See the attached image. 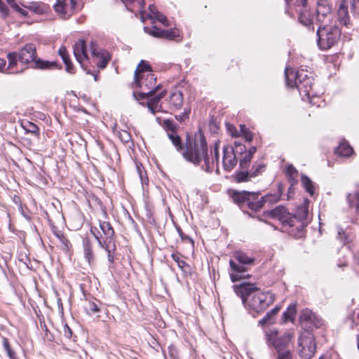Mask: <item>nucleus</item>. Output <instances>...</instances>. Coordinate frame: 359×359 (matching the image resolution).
<instances>
[{"mask_svg":"<svg viewBox=\"0 0 359 359\" xmlns=\"http://www.w3.org/2000/svg\"><path fill=\"white\" fill-rule=\"evenodd\" d=\"M163 126V128L167 131L168 135V132L177 133L176 129H177V126H176V124L174 123L173 121L169 120V119L164 120Z\"/></svg>","mask_w":359,"mask_h":359,"instance_id":"nucleus-44","label":"nucleus"},{"mask_svg":"<svg viewBox=\"0 0 359 359\" xmlns=\"http://www.w3.org/2000/svg\"><path fill=\"white\" fill-rule=\"evenodd\" d=\"M313 78L311 76V73L303 69L297 71L295 74L293 73V76H290V79L293 81V83H302L304 82L307 79Z\"/></svg>","mask_w":359,"mask_h":359,"instance_id":"nucleus-28","label":"nucleus"},{"mask_svg":"<svg viewBox=\"0 0 359 359\" xmlns=\"http://www.w3.org/2000/svg\"><path fill=\"white\" fill-rule=\"evenodd\" d=\"M177 231L182 241H189L190 242H193L192 239L189 238L188 236L185 235L180 227L177 228Z\"/></svg>","mask_w":359,"mask_h":359,"instance_id":"nucleus-61","label":"nucleus"},{"mask_svg":"<svg viewBox=\"0 0 359 359\" xmlns=\"http://www.w3.org/2000/svg\"><path fill=\"white\" fill-rule=\"evenodd\" d=\"M208 144L205 136L201 132L194 135V138L188 137L185 144V149L182 152V156L189 162L198 165L203 161L204 165L202 169L206 172L212 171L214 162H219V142H216L214 147V156L211 158L208 156Z\"/></svg>","mask_w":359,"mask_h":359,"instance_id":"nucleus-1","label":"nucleus"},{"mask_svg":"<svg viewBox=\"0 0 359 359\" xmlns=\"http://www.w3.org/2000/svg\"><path fill=\"white\" fill-rule=\"evenodd\" d=\"M277 353H278L277 359H292V354L289 349Z\"/></svg>","mask_w":359,"mask_h":359,"instance_id":"nucleus-55","label":"nucleus"},{"mask_svg":"<svg viewBox=\"0 0 359 359\" xmlns=\"http://www.w3.org/2000/svg\"><path fill=\"white\" fill-rule=\"evenodd\" d=\"M155 18L158 21H159L161 23H162L164 26H169L168 20L164 15L161 13L160 12H156V15L152 18Z\"/></svg>","mask_w":359,"mask_h":359,"instance_id":"nucleus-52","label":"nucleus"},{"mask_svg":"<svg viewBox=\"0 0 359 359\" xmlns=\"http://www.w3.org/2000/svg\"><path fill=\"white\" fill-rule=\"evenodd\" d=\"M265 337L268 346L280 352L289 349L292 334L289 332L280 334L277 330L273 329L266 331Z\"/></svg>","mask_w":359,"mask_h":359,"instance_id":"nucleus-7","label":"nucleus"},{"mask_svg":"<svg viewBox=\"0 0 359 359\" xmlns=\"http://www.w3.org/2000/svg\"><path fill=\"white\" fill-rule=\"evenodd\" d=\"M165 90L162 91L158 95L151 97L147 102L148 109L153 114L158 111V102L165 95Z\"/></svg>","mask_w":359,"mask_h":359,"instance_id":"nucleus-23","label":"nucleus"},{"mask_svg":"<svg viewBox=\"0 0 359 359\" xmlns=\"http://www.w3.org/2000/svg\"><path fill=\"white\" fill-rule=\"evenodd\" d=\"M170 108L172 110H179L183 104V95L181 91H175L170 96Z\"/></svg>","mask_w":359,"mask_h":359,"instance_id":"nucleus-21","label":"nucleus"},{"mask_svg":"<svg viewBox=\"0 0 359 359\" xmlns=\"http://www.w3.org/2000/svg\"><path fill=\"white\" fill-rule=\"evenodd\" d=\"M309 203L308 199H304L302 204L297 208L294 216H290L283 221V226L295 227L298 231L302 232L308 224Z\"/></svg>","mask_w":359,"mask_h":359,"instance_id":"nucleus-6","label":"nucleus"},{"mask_svg":"<svg viewBox=\"0 0 359 359\" xmlns=\"http://www.w3.org/2000/svg\"><path fill=\"white\" fill-rule=\"evenodd\" d=\"M191 110L190 109H185L184 112L181 113L179 115L175 116V118L180 123L184 122L186 119H188L189 117Z\"/></svg>","mask_w":359,"mask_h":359,"instance_id":"nucleus-51","label":"nucleus"},{"mask_svg":"<svg viewBox=\"0 0 359 359\" xmlns=\"http://www.w3.org/2000/svg\"><path fill=\"white\" fill-rule=\"evenodd\" d=\"M273 319V316L270 315L269 312H267L266 314L264 316V318L259 321V323L262 325L266 323H271Z\"/></svg>","mask_w":359,"mask_h":359,"instance_id":"nucleus-60","label":"nucleus"},{"mask_svg":"<svg viewBox=\"0 0 359 359\" xmlns=\"http://www.w3.org/2000/svg\"><path fill=\"white\" fill-rule=\"evenodd\" d=\"M302 183L306 191L311 195L314 194V185L313 182L306 175L302 176Z\"/></svg>","mask_w":359,"mask_h":359,"instance_id":"nucleus-37","label":"nucleus"},{"mask_svg":"<svg viewBox=\"0 0 359 359\" xmlns=\"http://www.w3.org/2000/svg\"><path fill=\"white\" fill-rule=\"evenodd\" d=\"M265 165L262 163L255 162L252 165V170L250 171L251 177H255L258 176L264 170Z\"/></svg>","mask_w":359,"mask_h":359,"instance_id":"nucleus-42","label":"nucleus"},{"mask_svg":"<svg viewBox=\"0 0 359 359\" xmlns=\"http://www.w3.org/2000/svg\"><path fill=\"white\" fill-rule=\"evenodd\" d=\"M74 54L76 60L82 67L83 62L89 60L87 53V46L84 40L81 39L75 43L74 46Z\"/></svg>","mask_w":359,"mask_h":359,"instance_id":"nucleus-18","label":"nucleus"},{"mask_svg":"<svg viewBox=\"0 0 359 359\" xmlns=\"http://www.w3.org/2000/svg\"><path fill=\"white\" fill-rule=\"evenodd\" d=\"M286 173L292 184L297 183L296 178L298 175V172L297 169L294 167H293V165H290L287 167Z\"/></svg>","mask_w":359,"mask_h":359,"instance_id":"nucleus-41","label":"nucleus"},{"mask_svg":"<svg viewBox=\"0 0 359 359\" xmlns=\"http://www.w3.org/2000/svg\"><path fill=\"white\" fill-rule=\"evenodd\" d=\"M285 76L286 84L290 88L296 87L299 92H302L304 95L307 96L309 99L313 93V79H307L304 82L302 83H293V81L290 79V76H293V70L288 67L285 69Z\"/></svg>","mask_w":359,"mask_h":359,"instance_id":"nucleus-10","label":"nucleus"},{"mask_svg":"<svg viewBox=\"0 0 359 359\" xmlns=\"http://www.w3.org/2000/svg\"><path fill=\"white\" fill-rule=\"evenodd\" d=\"M241 132L245 138L246 141L250 142L253 139L252 133L247 129L245 126H241Z\"/></svg>","mask_w":359,"mask_h":359,"instance_id":"nucleus-53","label":"nucleus"},{"mask_svg":"<svg viewBox=\"0 0 359 359\" xmlns=\"http://www.w3.org/2000/svg\"><path fill=\"white\" fill-rule=\"evenodd\" d=\"M274 295L269 292H258L252 295L248 302L247 306L251 311L256 313H261L265 311L267 307L274 302Z\"/></svg>","mask_w":359,"mask_h":359,"instance_id":"nucleus-8","label":"nucleus"},{"mask_svg":"<svg viewBox=\"0 0 359 359\" xmlns=\"http://www.w3.org/2000/svg\"><path fill=\"white\" fill-rule=\"evenodd\" d=\"M282 191H283L281 189V187H279L278 190L276 194H275L273 195H272V194L266 195L265 196L261 197L260 198L258 197L257 201H262L263 205L266 202H269V203H276L280 200V196L282 195Z\"/></svg>","mask_w":359,"mask_h":359,"instance_id":"nucleus-32","label":"nucleus"},{"mask_svg":"<svg viewBox=\"0 0 359 359\" xmlns=\"http://www.w3.org/2000/svg\"><path fill=\"white\" fill-rule=\"evenodd\" d=\"M353 152V148L347 142H342L336 149V153L341 156H349Z\"/></svg>","mask_w":359,"mask_h":359,"instance_id":"nucleus-30","label":"nucleus"},{"mask_svg":"<svg viewBox=\"0 0 359 359\" xmlns=\"http://www.w3.org/2000/svg\"><path fill=\"white\" fill-rule=\"evenodd\" d=\"M56 13L64 18H68L78 10L76 0H57L54 5Z\"/></svg>","mask_w":359,"mask_h":359,"instance_id":"nucleus-12","label":"nucleus"},{"mask_svg":"<svg viewBox=\"0 0 359 359\" xmlns=\"http://www.w3.org/2000/svg\"><path fill=\"white\" fill-rule=\"evenodd\" d=\"M316 18V16L314 11H311L308 7L302 8L299 10L298 20L304 26L311 28L313 30Z\"/></svg>","mask_w":359,"mask_h":359,"instance_id":"nucleus-15","label":"nucleus"},{"mask_svg":"<svg viewBox=\"0 0 359 359\" xmlns=\"http://www.w3.org/2000/svg\"><path fill=\"white\" fill-rule=\"evenodd\" d=\"M267 214L272 218H277L281 220L283 224L285 219L290 217L287 209L284 206L281 205L275 208L269 212H267Z\"/></svg>","mask_w":359,"mask_h":359,"instance_id":"nucleus-22","label":"nucleus"},{"mask_svg":"<svg viewBox=\"0 0 359 359\" xmlns=\"http://www.w3.org/2000/svg\"><path fill=\"white\" fill-rule=\"evenodd\" d=\"M22 128L25 130L26 133H32L36 136L39 135V129L34 123L26 121L22 123Z\"/></svg>","mask_w":359,"mask_h":359,"instance_id":"nucleus-36","label":"nucleus"},{"mask_svg":"<svg viewBox=\"0 0 359 359\" xmlns=\"http://www.w3.org/2000/svg\"><path fill=\"white\" fill-rule=\"evenodd\" d=\"M332 11V6L325 1L318 3L317 8L314 11L318 21H320V16L326 17L327 14H330Z\"/></svg>","mask_w":359,"mask_h":359,"instance_id":"nucleus-25","label":"nucleus"},{"mask_svg":"<svg viewBox=\"0 0 359 359\" xmlns=\"http://www.w3.org/2000/svg\"><path fill=\"white\" fill-rule=\"evenodd\" d=\"M335 10L337 18L341 25L348 27L350 24L348 0H336Z\"/></svg>","mask_w":359,"mask_h":359,"instance_id":"nucleus-13","label":"nucleus"},{"mask_svg":"<svg viewBox=\"0 0 359 359\" xmlns=\"http://www.w3.org/2000/svg\"><path fill=\"white\" fill-rule=\"evenodd\" d=\"M65 69H66V71L69 73H74V66L72 65V63L70 62L65 64Z\"/></svg>","mask_w":359,"mask_h":359,"instance_id":"nucleus-64","label":"nucleus"},{"mask_svg":"<svg viewBox=\"0 0 359 359\" xmlns=\"http://www.w3.org/2000/svg\"><path fill=\"white\" fill-rule=\"evenodd\" d=\"M119 139L125 143H128L131 140V136L129 132L126 130H121L118 132Z\"/></svg>","mask_w":359,"mask_h":359,"instance_id":"nucleus-50","label":"nucleus"},{"mask_svg":"<svg viewBox=\"0 0 359 359\" xmlns=\"http://www.w3.org/2000/svg\"><path fill=\"white\" fill-rule=\"evenodd\" d=\"M156 77L152 73L150 65L142 60L135 71L134 88H140L141 92L138 93L140 99L154 95L161 88V85H156Z\"/></svg>","mask_w":359,"mask_h":359,"instance_id":"nucleus-2","label":"nucleus"},{"mask_svg":"<svg viewBox=\"0 0 359 359\" xmlns=\"http://www.w3.org/2000/svg\"><path fill=\"white\" fill-rule=\"evenodd\" d=\"M233 287L235 293L242 299L243 304L246 303L247 297L258 290V288L255 285L247 283H242L239 285H235Z\"/></svg>","mask_w":359,"mask_h":359,"instance_id":"nucleus-16","label":"nucleus"},{"mask_svg":"<svg viewBox=\"0 0 359 359\" xmlns=\"http://www.w3.org/2000/svg\"><path fill=\"white\" fill-rule=\"evenodd\" d=\"M58 53H59V55L61 56L65 64L71 61L70 58L69 57L68 53L65 47H61L59 49Z\"/></svg>","mask_w":359,"mask_h":359,"instance_id":"nucleus-54","label":"nucleus"},{"mask_svg":"<svg viewBox=\"0 0 359 359\" xmlns=\"http://www.w3.org/2000/svg\"><path fill=\"white\" fill-rule=\"evenodd\" d=\"M229 264L233 271V273L230 274L232 282H236L241 279L249 278L250 277L249 274H245L247 268L243 266L244 264H236L233 260H230Z\"/></svg>","mask_w":359,"mask_h":359,"instance_id":"nucleus-17","label":"nucleus"},{"mask_svg":"<svg viewBox=\"0 0 359 359\" xmlns=\"http://www.w3.org/2000/svg\"><path fill=\"white\" fill-rule=\"evenodd\" d=\"M180 36V34L179 30L175 29H167V30L164 29V32L163 34V38L168 39V40H177V38H178ZM178 41H180V39H178Z\"/></svg>","mask_w":359,"mask_h":359,"instance_id":"nucleus-39","label":"nucleus"},{"mask_svg":"<svg viewBox=\"0 0 359 359\" xmlns=\"http://www.w3.org/2000/svg\"><path fill=\"white\" fill-rule=\"evenodd\" d=\"M318 45L322 50L334 46L340 39L341 30L337 25H320L317 30Z\"/></svg>","mask_w":359,"mask_h":359,"instance_id":"nucleus-5","label":"nucleus"},{"mask_svg":"<svg viewBox=\"0 0 359 359\" xmlns=\"http://www.w3.org/2000/svg\"><path fill=\"white\" fill-rule=\"evenodd\" d=\"M90 49L93 62L100 68H104L111 60L109 52L100 48L95 41L90 42Z\"/></svg>","mask_w":359,"mask_h":359,"instance_id":"nucleus-11","label":"nucleus"},{"mask_svg":"<svg viewBox=\"0 0 359 359\" xmlns=\"http://www.w3.org/2000/svg\"><path fill=\"white\" fill-rule=\"evenodd\" d=\"M358 5H359V0H351V12H355L356 8Z\"/></svg>","mask_w":359,"mask_h":359,"instance_id":"nucleus-63","label":"nucleus"},{"mask_svg":"<svg viewBox=\"0 0 359 359\" xmlns=\"http://www.w3.org/2000/svg\"><path fill=\"white\" fill-rule=\"evenodd\" d=\"M100 227L104 235L105 238L102 242L104 243H115L114 241V231L109 222L107 221H100Z\"/></svg>","mask_w":359,"mask_h":359,"instance_id":"nucleus-20","label":"nucleus"},{"mask_svg":"<svg viewBox=\"0 0 359 359\" xmlns=\"http://www.w3.org/2000/svg\"><path fill=\"white\" fill-rule=\"evenodd\" d=\"M234 150L235 153H241L243 154L245 151L246 147L245 145H243L242 143H241L238 141H235L234 142Z\"/></svg>","mask_w":359,"mask_h":359,"instance_id":"nucleus-58","label":"nucleus"},{"mask_svg":"<svg viewBox=\"0 0 359 359\" xmlns=\"http://www.w3.org/2000/svg\"><path fill=\"white\" fill-rule=\"evenodd\" d=\"M18 53L19 61L24 65L33 62V68L40 69H55L57 65L55 62H49L36 58V48L34 43H27Z\"/></svg>","mask_w":359,"mask_h":359,"instance_id":"nucleus-3","label":"nucleus"},{"mask_svg":"<svg viewBox=\"0 0 359 359\" xmlns=\"http://www.w3.org/2000/svg\"><path fill=\"white\" fill-rule=\"evenodd\" d=\"M168 137L171 140L177 151L182 152L184 151L181 137L177 133L168 132Z\"/></svg>","mask_w":359,"mask_h":359,"instance_id":"nucleus-34","label":"nucleus"},{"mask_svg":"<svg viewBox=\"0 0 359 359\" xmlns=\"http://www.w3.org/2000/svg\"><path fill=\"white\" fill-rule=\"evenodd\" d=\"M296 313L295 306H290L287 311L283 313V317L285 320H291L293 319Z\"/></svg>","mask_w":359,"mask_h":359,"instance_id":"nucleus-46","label":"nucleus"},{"mask_svg":"<svg viewBox=\"0 0 359 359\" xmlns=\"http://www.w3.org/2000/svg\"><path fill=\"white\" fill-rule=\"evenodd\" d=\"M3 345L4 348L6 350L8 356L11 359H15V353L12 351L9 342L6 338H4L3 339Z\"/></svg>","mask_w":359,"mask_h":359,"instance_id":"nucleus-49","label":"nucleus"},{"mask_svg":"<svg viewBox=\"0 0 359 359\" xmlns=\"http://www.w3.org/2000/svg\"><path fill=\"white\" fill-rule=\"evenodd\" d=\"M337 238L344 245L350 242L349 236L346 235L342 229H339Z\"/></svg>","mask_w":359,"mask_h":359,"instance_id":"nucleus-48","label":"nucleus"},{"mask_svg":"<svg viewBox=\"0 0 359 359\" xmlns=\"http://www.w3.org/2000/svg\"><path fill=\"white\" fill-rule=\"evenodd\" d=\"M171 257L182 271H187V269L189 267V266L184 260H182L178 255L172 254Z\"/></svg>","mask_w":359,"mask_h":359,"instance_id":"nucleus-45","label":"nucleus"},{"mask_svg":"<svg viewBox=\"0 0 359 359\" xmlns=\"http://www.w3.org/2000/svg\"><path fill=\"white\" fill-rule=\"evenodd\" d=\"M164 29H161L160 28H157L156 27H154L152 30H151L149 33L153 36L158 37V38H163V34Z\"/></svg>","mask_w":359,"mask_h":359,"instance_id":"nucleus-56","label":"nucleus"},{"mask_svg":"<svg viewBox=\"0 0 359 359\" xmlns=\"http://www.w3.org/2000/svg\"><path fill=\"white\" fill-rule=\"evenodd\" d=\"M259 196V192H250L247 191H233L231 194L233 201L241 208L245 209L247 207L255 212L259 211L263 208V201H257Z\"/></svg>","mask_w":359,"mask_h":359,"instance_id":"nucleus-4","label":"nucleus"},{"mask_svg":"<svg viewBox=\"0 0 359 359\" xmlns=\"http://www.w3.org/2000/svg\"><path fill=\"white\" fill-rule=\"evenodd\" d=\"M83 246L84 251V256L89 264H90L94 259V255L93 252V246L88 238L83 239Z\"/></svg>","mask_w":359,"mask_h":359,"instance_id":"nucleus-27","label":"nucleus"},{"mask_svg":"<svg viewBox=\"0 0 359 359\" xmlns=\"http://www.w3.org/2000/svg\"><path fill=\"white\" fill-rule=\"evenodd\" d=\"M102 304L98 300L91 301L89 300L86 302L84 308L86 312L90 316H94L99 313L101 311Z\"/></svg>","mask_w":359,"mask_h":359,"instance_id":"nucleus-24","label":"nucleus"},{"mask_svg":"<svg viewBox=\"0 0 359 359\" xmlns=\"http://www.w3.org/2000/svg\"><path fill=\"white\" fill-rule=\"evenodd\" d=\"M313 317V313L311 311L306 309L302 311L301 319L304 320H311Z\"/></svg>","mask_w":359,"mask_h":359,"instance_id":"nucleus-59","label":"nucleus"},{"mask_svg":"<svg viewBox=\"0 0 359 359\" xmlns=\"http://www.w3.org/2000/svg\"><path fill=\"white\" fill-rule=\"evenodd\" d=\"M299 354L304 359H310L316 352V343L313 335L307 331L301 334L298 340Z\"/></svg>","mask_w":359,"mask_h":359,"instance_id":"nucleus-9","label":"nucleus"},{"mask_svg":"<svg viewBox=\"0 0 359 359\" xmlns=\"http://www.w3.org/2000/svg\"><path fill=\"white\" fill-rule=\"evenodd\" d=\"M233 257L241 264H251L254 262V258L248 257L242 251L235 252Z\"/></svg>","mask_w":359,"mask_h":359,"instance_id":"nucleus-31","label":"nucleus"},{"mask_svg":"<svg viewBox=\"0 0 359 359\" xmlns=\"http://www.w3.org/2000/svg\"><path fill=\"white\" fill-rule=\"evenodd\" d=\"M126 4L127 9L131 12L135 11V7L136 6L137 10L142 12V9L144 7V0H122Z\"/></svg>","mask_w":359,"mask_h":359,"instance_id":"nucleus-29","label":"nucleus"},{"mask_svg":"<svg viewBox=\"0 0 359 359\" xmlns=\"http://www.w3.org/2000/svg\"><path fill=\"white\" fill-rule=\"evenodd\" d=\"M25 7L33 13L39 15L45 13L48 10V6L46 4L40 2H32L29 3L28 6H25Z\"/></svg>","mask_w":359,"mask_h":359,"instance_id":"nucleus-26","label":"nucleus"},{"mask_svg":"<svg viewBox=\"0 0 359 359\" xmlns=\"http://www.w3.org/2000/svg\"><path fill=\"white\" fill-rule=\"evenodd\" d=\"M223 166L225 170L230 171L237 164L238 160L234 148L230 145L223 147Z\"/></svg>","mask_w":359,"mask_h":359,"instance_id":"nucleus-14","label":"nucleus"},{"mask_svg":"<svg viewBox=\"0 0 359 359\" xmlns=\"http://www.w3.org/2000/svg\"><path fill=\"white\" fill-rule=\"evenodd\" d=\"M7 58L8 61V70L10 72H13V68L17 66L18 61H19V55L18 52H11L8 53Z\"/></svg>","mask_w":359,"mask_h":359,"instance_id":"nucleus-35","label":"nucleus"},{"mask_svg":"<svg viewBox=\"0 0 359 359\" xmlns=\"http://www.w3.org/2000/svg\"><path fill=\"white\" fill-rule=\"evenodd\" d=\"M56 237L59 239L61 244L63 245V248L65 250H69L71 247V243L65 237V236L60 232L55 233Z\"/></svg>","mask_w":359,"mask_h":359,"instance_id":"nucleus-47","label":"nucleus"},{"mask_svg":"<svg viewBox=\"0 0 359 359\" xmlns=\"http://www.w3.org/2000/svg\"><path fill=\"white\" fill-rule=\"evenodd\" d=\"M347 200L349 203V205L351 206L355 207L356 211L358 213H359V193L355 192L353 194H349L347 196Z\"/></svg>","mask_w":359,"mask_h":359,"instance_id":"nucleus-40","label":"nucleus"},{"mask_svg":"<svg viewBox=\"0 0 359 359\" xmlns=\"http://www.w3.org/2000/svg\"><path fill=\"white\" fill-rule=\"evenodd\" d=\"M90 231L93 233L95 238L97 240L99 246L107 251L109 262L113 264L114 262V253L116 250L115 243H104V242H102L101 238L93 232V229H91Z\"/></svg>","mask_w":359,"mask_h":359,"instance_id":"nucleus-19","label":"nucleus"},{"mask_svg":"<svg viewBox=\"0 0 359 359\" xmlns=\"http://www.w3.org/2000/svg\"><path fill=\"white\" fill-rule=\"evenodd\" d=\"M6 3L17 13L23 17H26L28 15L27 11L22 8L15 0H6Z\"/></svg>","mask_w":359,"mask_h":359,"instance_id":"nucleus-38","label":"nucleus"},{"mask_svg":"<svg viewBox=\"0 0 359 359\" xmlns=\"http://www.w3.org/2000/svg\"><path fill=\"white\" fill-rule=\"evenodd\" d=\"M252 156L250 154L245 153L244 156L240 158L239 166L242 170L248 169L250 163L252 161Z\"/></svg>","mask_w":359,"mask_h":359,"instance_id":"nucleus-43","label":"nucleus"},{"mask_svg":"<svg viewBox=\"0 0 359 359\" xmlns=\"http://www.w3.org/2000/svg\"><path fill=\"white\" fill-rule=\"evenodd\" d=\"M0 15L4 18L8 15V7L2 0H0Z\"/></svg>","mask_w":359,"mask_h":359,"instance_id":"nucleus-57","label":"nucleus"},{"mask_svg":"<svg viewBox=\"0 0 359 359\" xmlns=\"http://www.w3.org/2000/svg\"><path fill=\"white\" fill-rule=\"evenodd\" d=\"M234 180L237 183L248 182L252 178L250 171L248 169L238 170L233 175Z\"/></svg>","mask_w":359,"mask_h":359,"instance_id":"nucleus-33","label":"nucleus"},{"mask_svg":"<svg viewBox=\"0 0 359 359\" xmlns=\"http://www.w3.org/2000/svg\"><path fill=\"white\" fill-rule=\"evenodd\" d=\"M63 332L65 336L68 339H70L72 336V331L67 325L63 327Z\"/></svg>","mask_w":359,"mask_h":359,"instance_id":"nucleus-62","label":"nucleus"}]
</instances>
